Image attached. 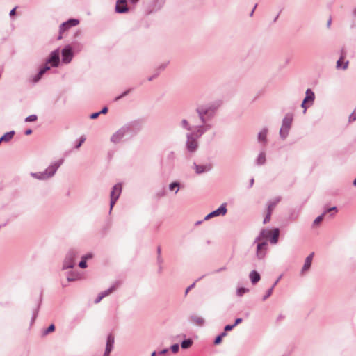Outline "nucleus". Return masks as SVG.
I'll use <instances>...</instances> for the list:
<instances>
[{
    "label": "nucleus",
    "mask_w": 356,
    "mask_h": 356,
    "mask_svg": "<svg viewBox=\"0 0 356 356\" xmlns=\"http://www.w3.org/2000/svg\"><path fill=\"white\" fill-rule=\"evenodd\" d=\"M169 352V349L168 348H164L160 351L158 352V355L159 356H163L165 354H167Z\"/></svg>",
    "instance_id": "nucleus-47"
},
{
    "label": "nucleus",
    "mask_w": 356,
    "mask_h": 356,
    "mask_svg": "<svg viewBox=\"0 0 356 356\" xmlns=\"http://www.w3.org/2000/svg\"><path fill=\"white\" fill-rule=\"evenodd\" d=\"M14 135V131L6 132L0 138V144L1 143H8L13 138Z\"/></svg>",
    "instance_id": "nucleus-25"
},
{
    "label": "nucleus",
    "mask_w": 356,
    "mask_h": 356,
    "mask_svg": "<svg viewBox=\"0 0 356 356\" xmlns=\"http://www.w3.org/2000/svg\"><path fill=\"white\" fill-rule=\"evenodd\" d=\"M180 127L184 129V130H186V131H188V132L190 131H193V128L195 126H192L188 120L187 119H182L180 122Z\"/></svg>",
    "instance_id": "nucleus-23"
},
{
    "label": "nucleus",
    "mask_w": 356,
    "mask_h": 356,
    "mask_svg": "<svg viewBox=\"0 0 356 356\" xmlns=\"http://www.w3.org/2000/svg\"><path fill=\"white\" fill-rule=\"evenodd\" d=\"M37 119H38L37 115L35 114H33V115H29L28 117H26L25 118V122H34V121L37 120Z\"/></svg>",
    "instance_id": "nucleus-36"
},
{
    "label": "nucleus",
    "mask_w": 356,
    "mask_h": 356,
    "mask_svg": "<svg viewBox=\"0 0 356 356\" xmlns=\"http://www.w3.org/2000/svg\"><path fill=\"white\" fill-rule=\"evenodd\" d=\"M273 291V288L269 289L266 291V294L264 296V297H263V298H262V299H263V300L264 301V300H266L268 298H269V297L272 295Z\"/></svg>",
    "instance_id": "nucleus-38"
},
{
    "label": "nucleus",
    "mask_w": 356,
    "mask_h": 356,
    "mask_svg": "<svg viewBox=\"0 0 356 356\" xmlns=\"http://www.w3.org/2000/svg\"><path fill=\"white\" fill-rule=\"evenodd\" d=\"M31 133H32V130L31 129H27V130L25 131V134L26 135H30Z\"/></svg>",
    "instance_id": "nucleus-64"
},
{
    "label": "nucleus",
    "mask_w": 356,
    "mask_h": 356,
    "mask_svg": "<svg viewBox=\"0 0 356 356\" xmlns=\"http://www.w3.org/2000/svg\"><path fill=\"white\" fill-rule=\"evenodd\" d=\"M280 200H281L280 197H277L274 198L273 200H270L268 202L267 211L273 212V209H275V207H276V205Z\"/></svg>",
    "instance_id": "nucleus-26"
},
{
    "label": "nucleus",
    "mask_w": 356,
    "mask_h": 356,
    "mask_svg": "<svg viewBox=\"0 0 356 356\" xmlns=\"http://www.w3.org/2000/svg\"><path fill=\"white\" fill-rule=\"evenodd\" d=\"M76 256L77 252L75 250H70L67 253L65 258L63 261V269L66 270L72 268L75 266V259Z\"/></svg>",
    "instance_id": "nucleus-8"
},
{
    "label": "nucleus",
    "mask_w": 356,
    "mask_h": 356,
    "mask_svg": "<svg viewBox=\"0 0 356 356\" xmlns=\"http://www.w3.org/2000/svg\"><path fill=\"white\" fill-rule=\"evenodd\" d=\"M129 10L126 0H117L115 11L118 13H124Z\"/></svg>",
    "instance_id": "nucleus-16"
},
{
    "label": "nucleus",
    "mask_w": 356,
    "mask_h": 356,
    "mask_svg": "<svg viewBox=\"0 0 356 356\" xmlns=\"http://www.w3.org/2000/svg\"><path fill=\"white\" fill-rule=\"evenodd\" d=\"M254 180L253 178H252L250 180V188H251L253 184H254Z\"/></svg>",
    "instance_id": "nucleus-63"
},
{
    "label": "nucleus",
    "mask_w": 356,
    "mask_h": 356,
    "mask_svg": "<svg viewBox=\"0 0 356 356\" xmlns=\"http://www.w3.org/2000/svg\"><path fill=\"white\" fill-rule=\"evenodd\" d=\"M227 335V332H225L224 330L223 332H222L221 334H219V336L222 339L224 337H225Z\"/></svg>",
    "instance_id": "nucleus-61"
},
{
    "label": "nucleus",
    "mask_w": 356,
    "mask_h": 356,
    "mask_svg": "<svg viewBox=\"0 0 356 356\" xmlns=\"http://www.w3.org/2000/svg\"><path fill=\"white\" fill-rule=\"evenodd\" d=\"M195 282H194V283H193L192 284H191V285H190V286L186 289L185 293H186H186H188V291H189L190 290H191V289L195 286Z\"/></svg>",
    "instance_id": "nucleus-55"
},
{
    "label": "nucleus",
    "mask_w": 356,
    "mask_h": 356,
    "mask_svg": "<svg viewBox=\"0 0 356 356\" xmlns=\"http://www.w3.org/2000/svg\"><path fill=\"white\" fill-rule=\"evenodd\" d=\"M64 159H60L51 163L43 172H31V176L38 180H47L51 178L60 166L63 163Z\"/></svg>",
    "instance_id": "nucleus-3"
},
{
    "label": "nucleus",
    "mask_w": 356,
    "mask_h": 356,
    "mask_svg": "<svg viewBox=\"0 0 356 356\" xmlns=\"http://www.w3.org/2000/svg\"><path fill=\"white\" fill-rule=\"evenodd\" d=\"M298 212H296V211H292L290 214H289V218L291 220H295L296 219L298 218Z\"/></svg>",
    "instance_id": "nucleus-40"
},
{
    "label": "nucleus",
    "mask_w": 356,
    "mask_h": 356,
    "mask_svg": "<svg viewBox=\"0 0 356 356\" xmlns=\"http://www.w3.org/2000/svg\"><path fill=\"white\" fill-rule=\"evenodd\" d=\"M177 159V154L175 151H169L166 153L164 159H163V163L169 165H173L175 159Z\"/></svg>",
    "instance_id": "nucleus-14"
},
{
    "label": "nucleus",
    "mask_w": 356,
    "mask_h": 356,
    "mask_svg": "<svg viewBox=\"0 0 356 356\" xmlns=\"http://www.w3.org/2000/svg\"><path fill=\"white\" fill-rule=\"evenodd\" d=\"M248 291H249L248 289L244 288V287H240L237 289L236 294L238 296L241 297L242 296H243V294H245V293H248Z\"/></svg>",
    "instance_id": "nucleus-33"
},
{
    "label": "nucleus",
    "mask_w": 356,
    "mask_h": 356,
    "mask_svg": "<svg viewBox=\"0 0 356 356\" xmlns=\"http://www.w3.org/2000/svg\"><path fill=\"white\" fill-rule=\"evenodd\" d=\"M103 296H102V294L99 293V295L97 296V297L96 298V299L95 300V304H97L99 303L102 299H103Z\"/></svg>",
    "instance_id": "nucleus-52"
},
{
    "label": "nucleus",
    "mask_w": 356,
    "mask_h": 356,
    "mask_svg": "<svg viewBox=\"0 0 356 356\" xmlns=\"http://www.w3.org/2000/svg\"><path fill=\"white\" fill-rule=\"evenodd\" d=\"M168 188L170 191H174L175 194H177L180 189V183L178 181H174L169 184Z\"/></svg>",
    "instance_id": "nucleus-29"
},
{
    "label": "nucleus",
    "mask_w": 356,
    "mask_h": 356,
    "mask_svg": "<svg viewBox=\"0 0 356 356\" xmlns=\"http://www.w3.org/2000/svg\"><path fill=\"white\" fill-rule=\"evenodd\" d=\"M323 218H324V214H321V215L318 216L317 218H316L312 224L313 227L317 226L318 224H320L321 222V221L323 220Z\"/></svg>",
    "instance_id": "nucleus-34"
},
{
    "label": "nucleus",
    "mask_w": 356,
    "mask_h": 356,
    "mask_svg": "<svg viewBox=\"0 0 356 356\" xmlns=\"http://www.w3.org/2000/svg\"><path fill=\"white\" fill-rule=\"evenodd\" d=\"M280 279H281V276H280L279 278L274 282V284L271 286V288H273V289L277 285V284L278 283V282L280 281Z\"/></svg>",
    "instance_id": "nucleus-60"
},
{
    "label": "nucleus",
    "mask_w": 356,
    "mask_h": 356,
    "mask_svg": "<svg viewBox=\"0 0 356 356\" xmlns=\"http://www.w3.org/2000/svg\"><path fill=\"white\" fill-rule=\"evenodd\" d=\"M193 344V341L190 339H186V340H184L181 343V347L183 348V349H186V348H188L189 347H191Z\"/></svg>",
    "instance_id": "nucleus-31"
},
{
    "label": "nucleus",
    "mask_w": 356,
    "mask_h": 356,
    "mask_svg": "<svg viewBox=\"0 0 356 356\" xmlns=\"http://www.w3.org/2000/svg\"><path fill=\"white\" fill-rule=\"evenodd\" d=\"M235 327V325H227L224 327V330L225 332H228L232 330Z\"/></svg>",
    "instance_id": "nucleus-50"
},
{
    "label": "nucleus",
    "mask_w": 356,
    "mask_h": 356,
    "mask_svg": "<svg viewBox=\"0 0 356 356\" xmlns=\"http://www.w3.org/2000/svg\"><path fill=\"white\" fill-rule=\"evenodd\" d=\"M117 287H118V284H113L110 288H108V289H106L104 291H102L100 293L102 294L103 298H104V297L110 295L111 293H113L116 289Z\"/></svg>",
    "instance_id": "nucleus-30"
},
{
    "label": "nucleus",
    "mask_w": 356,
    "mask_h": 356,
    "mask_svg": "<svg viewBox=\"0 0 356 356\" xmlns=\"http://www.w3.org/2000/svg\"><path fill=\"white\" fill-rule=\"evenodd\" d=\"M99 115H100V113H99V112L93 113L90 115V118L96 119Z\"/></svg>",
    "instance_id": "nucleus-54"
},
{
    "label": "nucleus",
    "mask_w": 356,
    "mask_h": 356,
    "mask_svg": "<svg viewBox=\"0 0 356 356\" xmlns=\"http://www.w3.org/2000/svg\"><path fill=\"white\" fill-rule=\"evenodd\" d=\"M166 66H167V64H166V63H165V64H162L161 65H160V66L159 67V70L160 71L163 70L166 67Z\"/></svg>",
    "instance_id": "nucleus-58"
},
{
    "label": "nucleus",
    "mask_w": 356,
    "mask_h": 356,
    "mask_svg": "<svg viewBox=\"0 0 356 356\" xmlns=\"http://www.w3.org/2000/svg\"><path fill=\"white\" fill-rule=\"evenodd\" d=\"M66 278L69 282L78 280L81 278V275L76 271L70 270L65 273Z\"/></svg>",
    "instance_id": "nucleus-21"
},
{
    "label": "nucleus",
    "mask_w": 356,
    "mask_h": 356,
    "mask_svg": "<svg viewBox=\"0 0 356 356\" xmlns=\"http://www.w3.org/2000/svg\"><path fill=\"white\" fill-rule=\"evenodd\" d=\"M179 346L178 343H175L170 346V350L173 353H176L179 351Z\"/></svg>",
    "instance_id": "nucleus-39"
},
{
    "label": "nucleus",
    "mask_w": 356,
    "mask_h": 356,
    "mask_svg": "<svg viewBox=\"0 0 356 356\" xmlns=\"http://www.w3.org/2000/svg\"><path fill=\"white\" fill-rule=\"evenodd\" d=\"M266 153L264 151L261 152L255 160V164L259 166L263 165L266 163Z\"/></svg>",
    "instance_id": "nucleus-24"
},
{
    "label": "nucleus",
    "mask_w": 356,
    "mask_h": 356,
    "mask_svg": "<svg viewBox=\"0 0 356 356\" xmlns=\"http://www.w3.org/2000/svg\"><path fill=\"white\" fill-rule=\"evenodd\" d=\"M15 10H16V8H13L10 11V13H9L10 16H13L15 14Z\"/></svg>",
    "instance_id": "nucleus-59"
},
{
    "label": "nucleus",
    "mask_w": 356,
    "mask_h": 356,
    "mask_svg": "<svg viewBox=\"0 0 356 356\" xmlns=\"http://www.w3.org/2000/svg\"><path fill=\"white\" fill-rule=\"evenodd\" d=\"M311 105H309V104H307V102H305V101L303 100L302 104H301V107L303 108V113H305L306 111H307V109L310 107Z\"/></svg>",
    "instance_id": "nucleus-44"
},
{
    "label": "nucleus",
    "mask_w": 356,
    "mask_h": 356,
    "mask_svg": "<svg viewBox=\"0 0 356 356\" xmlns=\"http://www.w3.org/2000/svg\"><path fill=\"white\" fill-rule=\"evenodd\" d=\"M129 92H130V90H127L124 91L122 94H121L120 95L116 97H115V100L118 101V100L120 99L123 97L127 95L129 93Z\"/></svg>",
    "instance_id": "nucleus-46"
},
{
    "label": "nucleus",
    "mask_w": 356,
    "mask_h": 356,
    "mask_svg": "<svg viewBox=\"0 0 356 356\" xmlns=\"http://www.w3.org/2000/svg\"><path fill=\"white\" fill-rule=\"evenodd\" d=\"M271 214H272V212L271 211H267V213L264 219V223L266 224L268 222L270 221V218H271Z\"/></svg>",
    "instance_id": "nucleus-41"
},
{
    "label": "nucleus",
    "mask_w": 356,
    "mask_h": 356,
    "mask_svg": "<svg viewBox=\"0 0 356 356\" xmlns=\"http://www.w3.org/2000/svg\"><path fill=\"white\" fill-rule=\"evenodd\" d=\"M227 212V204H222L219 208L209 213L204 217V220H207L211 219V218L219 216H225Z\"/></svg>",
    "instance_id": "nucleus-10"
},
{
    "label": "nucleus",
    "mask_w": 356,
    "mask_h": 356,
    "mask_svg": "<svg viewBox=\"0 0 356 356\" xmlns=\"http://www.w3.org/2000/svg\"><path fill=\"white\" fill-rule=\"evenodd\" d=\"M49 70H50V67L48 65H45L43 67L40 68L39 72L36 74L31 76V82L33 83H38L41 79L43 74Z\"/></svg>",
    "instance_id": "nucleus-15"
},
{
    "label": "nucleus",
    "mask_w": 356,
    "mask_h": 356,
    "mask_svg": "<svg viewBox=\"0 0 356 356\" xmlns=\"http://www.w3.org/2000/svg\"><path fill=\"white\" fill-rule=\"evenodd\" d=\"M79 21L76 19H71L67 20L65 22H63L60 24L59 31H60V35L58 36V39L60 40L62 38V33L65 31L67 29H68L70 27L75 26L77 24H79Z\"/></svg>",
    "instance_id": "nucleus-12"
},
{
    "label": "nucleus",
    "mask_w": 356,
    "mask_h": 356,
    "mask_svg": "<svg viewBox=\"0 0 356 356\" xmlns=\"http://www.w3.org/2000/svg\"><path fill=\"white\" fill-rule=\"evenodd\" d=\"M188 320L190 322L193 323L194 325H196L197 326L202 327L205 323V320L203 317L197 316V315H191L188 317Z\"/></svg>",
    "instance_id": "nucleus-18"
},
{
    "label": "nucleus",
    "mask_w": 356,
    "mask_h": 356,
    "mask_svg": "<svg viewBox=\"0 0 356 356\" xmlns=\"http://www.w3.org/2000/svg\"><path fill=\"white\" fill-rule=\"evenodd\" d=\"M61 56H62V62L63 63H65V64L70 63L74 57V54H73L72 47L70 45L65 46L61 51Z\"/></svg>",
    "instance_id": "nucleus-9"
},
{
    "label": "nucleus",
    "mask_w": 356,
    "mask_h": 356,
    "mask_svg": "<svg viewBox=\"0 0 356 356\" xmlns=\"http://www.w3.org/2000/svg\"><path fill=\"white\" fill-rule=\"evenodd\" d=\"M314 255V252H312L306 257V259L305 260L304 265L300 271V274L302 275H303L306 272H307L309 270V268L312 266Z\"/></svg>",
    "instance_id": "nucleus-13"
},
{
    "label": "nucleus",
    "mask_w": 356,
    "mask_h": 356,
    "mask_svg": "<svg viewBox=\"0 0 356 356\" xmlns=\"http://www.w3.org/2000/svg\"><path fill=\"white\" fill-rule=\"evenodd\" d=\"M79 266L81 268H86L87 267L86 261L82 259V260L79 264Z\"/></svg>",
    "instance_id": "nucleus-49"
},
{
    "label": "nucleus",
    "mask_w": 356,
    "mask_h": 356,
    "mask_svg": "<svg viewBox=\"0 0 356 356\" xmlns=\"http://www.w3.org/2000/svg\"><path fill=\"white\" fill-rule=\"evenodd\" d=\"M222 339V338L218 335V336H217V337H216V339H215V340H214V341H213V343H214L215 345H218V344H220V343H221Z\"/></svg>",
    "instance_id": "nucleus-51"
},
{
    "label": "nucleus",
    "mask_w": 356,
    "mask_h": 356,
    "mask_svg": "<svg viewBox=\"0 0 356 356\" xmlns=\"http://www.w3.org/2000/svg\"><path fill=\"white\" fill-rule=\"evenodd\" d=\"M315 99V94L311 89H307L305 92V97L304 98L305 102H307L309 105L314 104Z\"/></svg>",
    "instance_id": "nucleus-20"
},
{
    "label": "nucleus",
    "mask_w": 356,
    "mask_h": 356,
    "mask_svg": "<svg viewBox=\"0 0 356 356\" xmlns=\"http://www.w3.org/2000/svg\"><path fill=\"white\" fill-rule=\"evenodd\" d=\"M92 257V254L91 253H88L82 257V259L86 261V260L90 259Z\"/></svg>",
    "instance_id": "nucleus-53"
},
{
    "label": "nucleus",
    "mask_w": 356,
    "mask_h": 356,
    "mask_svg": "<svg viewBox=\"0 0 356 356\" xmlns=\"http://www.w3.org/2000/svg\"><path fill=\"white\" fill-rule=\"evenodd\" d=\"M108 112V108L106 106L104 107L99 113L100 114H106Z\"/></svg>",
    "instance_id": "nucleus-56"
},
{
    "label": "nucleus",
    "mask_w": 356,
    "mask_h": 356,
    "mask_svg": "<svg viewBox=\"0 0 356 356\" xmlns=\"http://www.w3.org/2000/svg\"><path fill=\"white\" fill-rule=\"evenodd\" d=\"M157 260L159 264H161L163 262V259H162L161 256H158Z\"/></svg>",
    "instance_id": "nucleus-62"
},
{
    "label": "nucleus",
    "mask_w": 356,
    "mask_h": 356,
    "mask_svg": "<svg viewBox=\"0 0 356 356\" xmlns=\"http://www.w3.org/2000/svg\"><path fill=\"white\" fill-rule=\"evenodd\" d=\"M38 309H39V305L33 312V316H32V318H31V324L35 321V318H37Z\"/></svg>",
    "instance_id": "nucleus-42"
},
{
    "label": "nucleus",
    "mask_w": 356,
    "mask_h": 356,
    "mask_svg": "<svg viewBox=\"0 0 356 356\" xmlns=\"http://www.w3.org/2000/svg\"><path fill=\"white\" fill-rule=\"evenodd\" d=\"M193 167L195 172L198 175L209 172L211 170V165L210 164L197 165L196 163H194Z\"/></svg>",
    "instance_id": "nucleus-17"
},
{
    "label": "nucleus",
    "mask_w": 356,
    "mask_h": 356,
    "mask_svg": "<svg viewBox=\"0 0 356 356\" xmlns=\"http://www.w3.org/2000/svg\"><path fill=\"white\" fill-rule=\"evenodd\" d=\"M141 129V124L138 121L129 122L120 129H118L110 138V141L114 144H118L122 141L126 136H133Z\"/></svg>",
    "instance_id": "nucleus-2"
},
{
    "label": "nucleus",
    "mask_w": 356,
    "mask_h": 356,
    "mask_svg": "<svg viewBox=\"0 0 356 356\" xmlns=\"http://www.w3.org/2000/svg\"><path fill=\"white\" fill-rule=\"evenodd\" d=\"M293 120V114L288 113L282 119V125L280 129V136L282 140H285L289 136Z\"/></svg>",
    "instance_id": "nucleus-5"
},
{
    "label": "nucleus",
    "mask_w": 356,
    "mask_h": 356,
    "mask_svg": "<svg viewBox=\"0 0 356 356\" xmlns=\"http://www.w3.org/2000/svg\"><path fill=\"white\" fill-rule=\"evenodd\" d=\"M332 211H334L335 212H337V208L336 207H332L326 209H325V211H323V213L322 214H324V216H325L327 213L331 212Z\"/></svg>",
    "instance_id": "nucleus-45"
},
{
    "label": "nucleus",
    "mask_w": 356,
    "mask_h": 356,
    "mask_svg": "<svg viewBox=\"0 0 356 356\" xmlns=\"http://www.w3.org/2000/svg\"><path fill=\"white\" fill-rule=\"evenodd\" d=\"M355 120H356V113L353 112L349 116V122H352Z\"/></svg>",
    "instance_id": "nucleus-48"
},
{
    "label": "nucleus",
    "mask_w": 356,
    "mask_h": 356,
    "mask_svg": "<svg viewBox=\"0 0 356 356\" xmlns=\"http://www.w3.org/2000/svg\"><path fill=\"white\" fill-rule=\"evenodd\" d=\"M106 343L112 346L114 345V337L112 334H108L106 339Z\"/></svg>",
    "instance_id": "nucleus-37"
},
{
    "label": "nucleus",
    "mask_w": 356,
    "mask_h": 356,
    "mask_svg": "<svg viewBox=\"0 0 356 356\" xmlns=\"http://www.w3.org/2000/svg\"><path fill=\"white\" fill-rule=\"evenodd\" d=\"M85 140H86L85 136H83L80 137L79 141L76 145L75 147L76 149L79 148L81 146V145L85 142Z\"/></svg>",
    "instance_id": "nucleus-43"
},
{
    "label": "nucleus",
    "mask_w": 356,
    "mask_h": 356,
    "mask_svg": "<svg viewBox=\"0 0 356 356\" xmlns=\"http://www.w3.org/2000/svg\"><path fill=\"white\" fill-rule=\"evenodd\" d=\"M280 229L275 228L273 230L262 229L258 236L255 238L256 241H267L270 239L271 244H277L279 239Z\"/></svg>",
    "instance_id": "nucleus-4"
},
{
    "label": "nucleus",
    "mask_w": 356,
    "mask_h": 356,
    "mask_svg": "<svg viewBox=\"0 0 356 356\" xmlns=\"http://www.w3.org/2000/svg\"><path fill=\"white\" fill-rule=\"evenodd\" d=\"M113 348V346L106 343L105 352H104V354L103 356H110V353L112 351Z\"/></svg>",
    "instance_id": "nucleus-32"
},
{
    "label": "nucleus",
    "mask_w": 356,
    "mask_h": 356,
    "mask_svg": "<svg viewBox=\"0 0 356 356\" xmlns=\"http://www.w3.org/2000/svg\"><path fill=\"white\" fill-rule=\"evenodd\" d=\"M253 244L256 245L255 254L257 259L259 260L264 259L268 251V241H256L254 239Z\"/></svg>",
    "instance_id": "nucleus-6"
},
{
    "label": "nucleus",
    "mask_w": 356,
    "mask_h": 356,
    "mask_svg": "<svg viewBox=\"0 0 356 356\" xmlns=\"http://www.w3.org/2000/svg\"><path fill=\"white\" fill-rule=\"evenodd\" d=\"M55 330V325L54 324H51L47 329H46L44 332L43 335H47L49 333L54 332Z\"/></svg>",
    "instance_id": "nucleus-35"
},
{
    "label": "nucleus",
    "mask_w": 356,
    "mask_h": 356,
    "mask_svg": "<svg viewBox=\"0 0 356 356\" xmlns=\"http://www.w3.org/2000/svg\"><path fill=\"white\" fill-rule=\"evenodd\" d=\"M268 130L266 127L263 128L258 134V141L265 145L267 143V135Z\"/></svg>",
    "instance_id": "nucleus-19"
},
{
    "label": "nucleus",
    "mask_w": 356,
    "mask_h": 356,
    "mask_svg": "<svg viewBox=\"0 0 356 356\" xmlns=\"http://www.w3.org/2000/svg\"><path fill=\"white\" fill-rule=\"evenodd\" d=\"M249 277L253 284L257 283L261 278L259 273L256 270L251 271Z\"/></svg>",
    "instance_id": "nucleus-27"
},
{
    "label": "nucleus",
    "mask_w": 356,
    "mask_h": 356,
    "mask_svg": "<svg viewBox=\"0 0 356 356\" xmlns=\"http://www.w3.org/2000/svg\"><path fill=\"white\" fill-rule=\"evenodd\" d=\"M60 62V51L58 49L53 51L46 60V65L51 64L52 67H58Z\"/></svg>",
    "instance_id": "nucleus-11"
},
{
    "label": "nucleus",
    "mask_w": 356,
    "mask_h": 356,
    "mask_svg": "<svg viewBox=\"0 0 356 356\" xmlns=\"http://www.w3.org/2000/svg\"><path fill=\"white\" fill-rule=\"evenodd\" d=\"M165 0H154L152 4V11L160 10L165 4Z\"/></svg>",
    "instance_id": "nucleus-22"
},
{
    "label": "nucleus",
    "mask_w": 356,
    "mask_h": 356,
    "mask_svg": "<svg viewBox=\"0 0 356 356\" xmlns=\"http://www.w3.org/2000/svg\"><path fill=\"white\" fill-rule=\"evenodd\" d=\"M122 186L120 183H117L116 184H115L113 186L112 190L111 191V194H110V199H111L110 200V210H109L110 213L111 212L113 207L115 205V202L118 200V198L122 193Z\"/></svg>",
    "instance_id": "nucleus-7"
},
{
    "label": "nucleus",
    "mask_w": 356,
    "mask_h": 356,
    "mask_svg": "<svg viewBox=\"0 0 356 356\" xmlns=\"http://www.w3.org/2000/svg\"><path fill=\"white\" fill-rule=\"evenodd\" d=\"M242 318H238L235 320V322L233 325H235V326H236L237 325H238L239 323H241L242 322Z\"/></svg>",
    "instance_id": "nucleus-57"
},
{
    "label": "nucleus",
    "mask_w": 356,
    "mask_h": 356,
    "mask_svg": "<svg viewBox=\"0 0 356 356\" xmlns=\"http://www.w3.org/2000/svg\"><path fill=\"white\" fill-rule=\"evenodd\" d=\"M348 61H343V56H341V58L337 61V66L336 67L337 69H342V70H346L348 66Z\"/></svg>",
    "instance_id": "nucleus-28"
},
{
    "label": "nucleus",
    "mask_w": 356,
    "mask_h": 356,
    "mask_svg": "<svg viewBox=\"0 0 356 356\" xmlns=\"http://www.w3.org/2000/svg\"><path fill=\"white\" fill-rule=\"evenodd\" d=\"M220 104V102H216L200 104L196 107L195 112L201 124L195 125L193 131L186 134L184 147L185 152L188 156H192L197 152L199 149L198 140L212 128V124L209 122L215 117Z\"/></svg>",
    "instance_id": "nucleus-1"
}]
</instances>
